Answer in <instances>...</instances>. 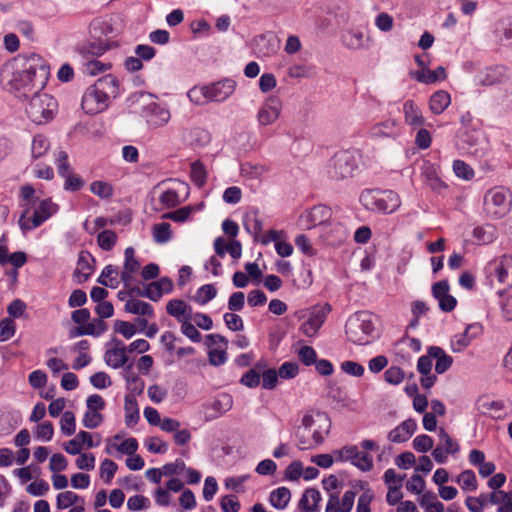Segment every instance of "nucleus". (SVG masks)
Instances as JSON below:
<instances>
[{"mask_svg":"<svg viewBox=\"0 0 512 512\" xmlns=\"http://www.w3.org/2000/svg\"><path fill=\"white\" fill-rule=\"evenodd\" d=\"M191 181L198 187H203L207 182V170L200 160L191 163Z\"/></svg>","mask_w":512,"mask_h":512,"instance_id":"obj_32","label":"nucleus"},{"mask_svg":"<svg viewBox=\"0 0 512 512\" xmlns=\"http://www.w3.org/2000/svg\"><path fill=\"white\" fill-rule=\"evenodd\" d=\"M49 66L36 53L5 62L0 68V86L21 100H27L46 85Z\"/></svg>","mask_w":512,"mask_h":512,"instance_id":"obj_1","label":"nucleus"},{"mask_svg":"<svg viewBox=\"0 0 512 512\" xmlns=\"http://www.w3.org/2000/svg\"><path fill=\"white\" fill-rule=\"evenodd\" d=\"M130 353L127 350L126 346L122 347H113L112 349H107L104 353V361L106 365L113 369L123 368L125 371H131L134 366V362L130 361L128 356Z\"/></svg>","mask_w":512,"mask_h":512,"instance_id":"obj_12","label":"nucleus"},{"mask_svg":"<svg viewBox=\"0 0 512 512\" xmlns=\"http://www.w3.org/2000/svg\"><path fill=\"white\" fill-rule=\"evenodd\" d=\"M427 353L430 355V357L436 359L435 371L437 374L445 373L453 364V358L446 354L445 351L439 346L428 347Z\"/></svg>","mask_w":512,"mask_h":512,"instance_id":"obj_24","label":"nucleus"},{"mask_svg":"<svg viewBox=\"0 0 512 512\" xmlns=\"http://www.w3.org/2000/svg\"><path fill=\"white\" fill-rule=\"evenodd\" d=\"M358 455V447L356 445H347L337 452L336 460L341 462L350 461L353 466L363 472L372 470L374 465L373 457L370 454L362 455V461L360 463L359 461H356Z\"/></svg>","mask_w":512,"mask_h":512,"instance_id":"obj_9","label":"nucleus"},{"mask_svg":"<svg viewBox=\"0 0 512 512\" xmlns=\"http://www.w3.org/2000/svg\"><path fill=\"white\" fill-rule=\"evenodd\" d=\"M96 88L105 92L110 98H116L119 96V81L112 74H106L95 81L93 84Z\"/></svg>","mask_w":512,"mask_h":512,"instance_id":"obj_25","label":"nucleus"},{"mask_svg":"<svg viewBox=\"0 0 512 512\" xmlns=\"http://www.w3.org/2000/svg\"><path fill=\"white\" fill-rule=\"evenodd\" d=\"M438 438L439 444L442 445L446 453L455 455L460 451L459 443L455 441L443 427L438 429Z\"/></svg>","mask_w":512,"mask_h":512,"instance_id":"obj_35","label":"nucleus"},{"mask_svg":"<svg viewBox=\"0 0 512 512\" xmlns=\"http://www.w3.org/2000/svg\"><path fill=\"white\" fill-rule=\"evenodd\" d=\"M187 97L196 105H204L210 102L208 85L194 86L187 92Z\"/></svg>","mask_w":512,"mask_h":512,"instance_id":"obj_41","label":"nucleus"},{"mask_svg":"<svg viewBox=\"0 0 512 512\" xmlns=\"http://www.w3.org/2000/svg\"><path fill=\"white\" fill-rule=\"evenodd\" d=\"M299 360L305 366H311L316 363L317 353L315 349L311 346H303L298 351Z\"/></svg>","mask_w":512,"mask_h":512,"instance_id":"obj_60","label":"nucleus"},{"mask_svg":"<svg viewBox=\"0 0 512 512\" xmlns=\"http://www.w3.org/2000/svg\"><path fill=\"white\" fill-rule=\"evenodd\" d=\"M207 85L210 102H223L234 93L237 84L232 78H223Z\"/></svg>","mask_w":512,"mask_h":512,"instance_id":"obj_14","label":"nucleus"},{"mask_svg":"<svg viewBox=\"0 0 512 512\" xmlns=\"http://www.w3.org/2000/svg\"><path fill=\"white\" fill-rule=\"evenodd\" d=\"M502 490H493L491 493H481L478 497H467L465 504L470 512H482L487 503L499 505L504 501Z\"/></svg>","mask_w":512,"mask_h":512,"instance_id":"obj_17","label":"nucleus"},{"mask_svg":"<svg viewBox=\"0 0 512 512\" xmlns=\"http://www.w3.org/2000/svg\"><path fill=\"white\" fill-rule=\"evenodd\" d=\"M232 404V397L228 394H223L212 403L205 404L203 406L205 421L217 419L222 414L229 411L232 408Z\"/></svg>","mask_w":512,"mask_h":512,"instance_id":"obj_18","label":"nucleus"},{"mask_svg":"<svg viewBox=\"0 0 512 512\" xmlns=\"http://www.w3.org/2000/svg\"><path fill=\"white\" fill-rule=\"evenodd\" d=\"M451 103L450 94L445 90L434 92L429 100V108L435 115L443 113Z\"/></svg>","mask_w":512,"mask_h":512,"instance_id":"obj_27","label":"nucleus"},{"mask_svg":"<svg viewBox=\"0 0 512 512\" xmlns=\"http://www.w3.org/2000/svg\"><path fill=\"white\" fill-rule=\"evenodd\" d=\"M54 435V426L51 421H44L37 425L35 437L38 440L50 441Z\"/></svg>","mask_w":512,"mask_h":512,"instance_id":"obj_54","label":"nucleus"},{"mask_svg":"<svg viewBox=\"0 0 512 512\" xmlns=\"http://www.w3.org/2000/svg\"><path fill=\"white\" fill-rule=\"evenodd\" d=\"M291 499V491L287 487H278L269 495V503L278 510H284Z\"/></svg>","mask_w":512,"mask_h":512,"instance_id":"obj_28","label":"nucleus"},{"mask_svg":"<svg viewBox=\"0 0 512 512\" xmlns=\"http://www.w3.org/2000/svg\"><path fill=\"white\" fill-rule=\"evenodd\" d=\"M243 225L245 230L257 237L263 230L262 220L259 218V210L255 207L248 210L243 218Z\"/></svg>","mask_w":512,"mask_h":512,"instance_id":"obj_26","label":"nucleus"},{"mask_svg":"<svg viewBox=\"0 0 512 512\" xmlns=\"http://www.w3.org/2000/svg\"><path fill=\"white\" fill-rule=\"evenodd\" d=\"M152 234L156 243H166L172 238L171 225L167 222L155 224L152 228Z\"/></svg>","mask_w":512,"mask_h":512,"instance_id":"obj_40","label":"nucleus"},{"mask_svg":"<svg viewBox=\"0 0 512 512\" xmlns=\"http://www.w3.org/2000/svg\"><path fill=\"white\" fill-rule=\"evenodd\" d=\"M151 505V502L148 497L144 495H134L128 498L127 500V508L130 511H140L148 509Z\"/></svg>","mask_w":512,"mask_h":512,"instance_id":"obj_52","label":"nucleus"},{"mask_svg":"<svg viewBox=\"0 0 512 512\" xmlns=\"http://www.w3.org/2000/svg\"><path fill=\"white\" fill-rule=\"evenodd\" d=\"M61 432L66 436H71L76 431L75 415L72 411H65L61 417Z\"/></svg>","mask_w":512,"mask_h":512,"instance_id":"obj_49","label":"nucleus"},{"mask_svg":"<svg viewBox=\"0 0 512 512\" xmlns=\"http://www.w3.org/2000/svg\"><path fill=\"white\" fill-rule=\"evenodd\" d=\"M453 171L457 177L464 180H471L474 177V171L471 166L462 160H454Z\"/></svg>","mask_w":512,"mask_h":512,"instance_id":"obj_53","label":"nucleus"},{"mask_svg":"<svg viewBox=\"0 0 512 512\" xmlns=\"http://www.w3.org/2000/svg\"><path fill=\"white\" fill-rule=\"evenodd\" d=\"M50 148L49 139L42 135L37 134L33 137L31 146V156L33 159H39L44 156Z\"/></svg>","mask_w":512,"mask_h":512,"instance_id":"obj_33","label":"nucleus"},{"mask_svg":"<svg viewBox=\"0 0 512 512\" xmlns=\"http://www.w3.org/2000/svg\"><path fill=\"white\" fill-rule=\"evenodd\" d=\"M79 500L83 501V498L72 491L61 492L57 495L56 506L59 510H63L73 506Z\"/></svg>","mask_w":512,"mask_h":512,"instance_id":"obj_44","label":"nucleus"},{"mask_svg":"<svg viewBox=\"0 0 512 512\" xmlns=\"http://www.w3.org/2000/svg\"><path fill=\"white\" fill-rule=\"evenodd\" d=\"M124 400L125 423L128 427H132L136 425L140 419L138 403L135 397L131 395H126Z\"/></svg>","mask_w":512,"mask_h":512,"instance_id":"obj_29","label":"nucleus"},{"mask_svg":"<svg viewBox=\"0 0 512 512\" xmlns=\"http://www.w3.org/2000/svg\"><path fill=\"white\" fill-rule=\"evenodd\" d=\"M145 445L149 452L155 454H165L168 450V443L162 441L159 437H149L145 441Z\"/></svg>","mask_w":512,"mask_h":512,"instance_id":"obj_56","label":"nucleus"},{"mask_svg":"<svg viewBox=\"0 0 512 512\" xmlns=\"http://www.w3.org/2000/svg\"><path fill=\"white\" fill-rule=\"evenodd\" d=\"M331 215L332 212L330 207L319 204L302 213L300 221L306 229L310 230L316 226L326 223L331 218Z\"/></svg>","mask_w":512,"mask_h":512,"instance_id":"obj_11","label":"nucleus"},{"mask_svg":"<svg viewBox=\"0 0 512 512\" xmlns=\"http://www.w3.org/2000/svg\"><path fill=\"white\" fill-rule=\"evenodd\" d=\"M510 206L509 192L503 187L489 189L484 195V208L495 218L505 216L509 212Z\"/></svg>","mask_w":512,"mask_h":512,"instance_id":"obj_5","label":"nucleus"},{"mask_svg":"<svg viewBox=\"0 0 512 512\" xmlns=\"http://www.w3.org/2000/svg\"><path fill=\"white\" fill-rule=\"evenodd\" d=\"M108 329L107 323L104 321V318H94L92 322L86 323L85 325L72 327L68 331V337L70 339H75L81 336H93L100 337L104 334Z\"/></svg>","mask_w":512,"mask_h":512,"instance_id":"obj_15","label":"nucleus"},{"mask_svg":"<svg viewBox=\"0 0 512 512\" xmlns=\"http://www.w3.org/2000/svg\"><path fill=\"white\" fill-rule=\"evenodd\" d=\"M456 482L461 485L464 491H475L478 487L476 474L470 469L462 471L457 476Z\"/></svg>","mask_w":512,"mask_h":512,"instance_id":"obj_37","label":"nucleus"},{"mask_svg":"<svg viewBox=\"0 0 512 512\" xmlns=\"http://www.w3.org/2000/svg\"><path fill=\"white\" fill-rule=\"evenodd\" d=\"M118 469V465L111 459H104L100 465V477L106 484L111 483Z\"/></svg>","mask_w":512,"mask_h":512,"instance_id":"obj_48","label":"nucleus"},{"mask_svg":"<svg viewBox=\"0 0 512 512\" xmlns=\"http://www.w3.org/2000/svg\"><path fill=\"white\" fill-rule=\"evenodd\" d=\"M450 285L447 279L440 280L432 285V296L438 301L442 312H451L457 305V299L449 294Z\"/></svg>","mask_w":512,"mask_h":512,"instance_id":"obj_10","label":"nucleus"},{"mask_svg":"<svg viewBox=\"0 0 512 512\" xmlns=\"http://www.w3.org/2000/svg\"><path fill=\"white\" fill-rule=\"evenodd\" d=\"M260 374L256 369H249L246 371L239 380V383L248 387V388H256L260 385Z\"/></svg>","mask_w":512,"mask_h":512,"instance_id":"obj_59","label":"nucleus"},{"mask_svg":"<svg viewBox=\"0 0 512 512\" xmlns=\"http://www.w3.org/2000/svg\"><path fill=\"white\" fill-rule=\"evenodd\" d=\"M217 295V289L213 284H205L198 288L193 300L200 305H205Z\"/></svg>","mask_w":512,"mask_h":512,"instance_id":"obj_39","label":"nucleus"},{"mask_svg":"<svg viewBox=\"0 0 512 512\" xmlns=\"http://www.w3.org/2000/svg\"><path fill=\"white\" fill-rule=\"evenodd\" d=\"M384 195V191L380 189H367L360 194V202L368 210L390 214L392 212L385 201Z\"/></svg>","mask_w":512,"mask_h":512,"instance_id":"obj_13","label":"nucleus"},{"mask_svg":"<svg viewBox=\"0 0 512 512\" xmlns=\"http://www.w3.org/2000/svg\"><path fill=\"white\" fill-rule=\"evenodd\" d=\"M223 320L231 331L237 332L244 329L243 320L238 314L227 312L223 315Z\"/></svg>","mask_w":512,"mask_h":512,"instance_id":"obj_62","label":"nucleus"},{"mask_svg":"<svg viewBox=\"0 0 512 512\" xmlns=\"http://www.w3.org/2000/svg\"><path fill=\"white\" fill-rule=\"evenodd\" d=\"M193 211L194 206L188 205L177 210L167 212L162 216V218L169 219L177 223H183L190 217Z\"/></svg>","mask_w":512,"mask_h":512,"instance_id":"obj_46","label":"nucleus"},{"mask_svg":"<svg viewBox=\"0 0 512 512\" xmlns=\"http://www.w3.org/2000/svg\"><path fill=\"white\" fill-rule=\"evenodd\" d=\"M117 234L110 229L101 231L97 236V243L104 251H110L116 245Z\"/></svg>","mask_w":512,"mask_h":512,"instance_id":"obj_43","label":"nucleus"},{"mask_svg":"<svg viewBox=\"0 0 512 512\" xmlns=\"http://www.w3.org/2000/svg\"><path fill=\"white\" fill-rule=\"evenodd\" d=\"M278 375L282 379H293L299 373V365L296 362H284L278 369Z\"/></svg>","mask_w":512,"mask_h":512,"instance_id":"obj_58","label":"nucleus"},{"mask_svg":"<svg viewBox=\"0 0 512 512\" xmlns=\"http://www.w3.org/2000/svg\"><path fill=\"white\" fill-rule=\"evenodd\" d=\"M125 311L135 315L148 316L150 318L154 316L153 306L150 303L141 300L132 299L127 301L125 304Z\"/></svg>","mask_w":512,"mask_h":512,"instance_id":"obj_31","label":"nucleus"},{"mask_svg":"<svg viewBox=\"0 0 512 512\" xmlns=\"http://www.w3.org/2000/svg\"><path fill=\"white\" fill-rule=\"evenodd\" d=\"M124 378L127 382V389L132 394L131 396L141 395L144 391V381L135 373L125 371Z\"/></svg>","mask_w":512,"mask_h":512,"instance_id":"obj_36","label":"nucleus"},{"mask_svg":"<svg viewBox=\"0 0 512 512\" xmlns=\"http://www.w3.org/2000/svg\"><path fill=\"white\" fill-rule=\"evenodd\" d=\"M473 238L478 245L492 243L495 239L493 226H477L473 229Z\"/></svg>","mask_w":512,"mask_h":512,"instance_id":"obj_38","label":"nucleus"},{"mask_svg":"<svg viewBox=\"0 0 512 512\" xmlns=\"http://www.w3.org/2000/svg\"><path fill=\"white\" fill-rule=\"evenodd\" d=\"M58 210L59 206L54 203L51 198H46L40 201L30 221L33 223L34 227H39L46 220L56 214Z\"/></svg>","mask_w":512,"mask_h":512,"instance_id":"obj_22","label":"nucleus"},{"mask_svg":"<svg viewBox=\"0 0 512 512\" xmlns=\"http://www.w3.org/2000/svg\"><path fill=\"white\" fill-rule=\"evenodd\" d=\"M403 112L405 121L414 127L421 126L424 124V118L421 114L420 109L412 100H407L403 105Z\"/></svg>","mask_w":512,"mask_h":512,"instance_id":"obj_30","label":"nucleus"},{"mask_svg":"<svg viewBox=\"0 0 512 512\" xmlns=\"http://www.w3.org/2000/svg\"><path fill=\"white\" fill-rule=\"evenodd\" d=\"M482 332L483 326L478 322L467 325L462 333L454 336L452 340V350L454 352L462 351L473 339L482 334Z\"/></svg>","mask_w":512,"mask_h":512,"instance_id":"obj_20","label":"nucleus"},{"mask_svg":"<svg viewBox=\"0 0 512 512\" xmlns=\"http://www.w3.org/2000/svg\"><path fill=\"white\" fill-rule=\"evenodd\" d=\"M384 379L389 384L398 385L404 379V371L398 366H391L384 372Z\"/></svg>","mask_w":512,"mask_h":512,"instance_id":"obj_63","label":"nucleus"},{"mask_svg":"<svg viewBox=\"0 0 512 512\" xmlns=\"http://www.w3.org/2000/svg\"><path fill=\"white\" fill-rule=\"evenodd\" d=\"M64 178V190L66 191L77 192L81 190L85 185V181L80 176L72 172L65 176Z\"/></svg>","mask_w":512,"mask_h":512,"instance_id":"obj_61","label":"nucleus"},{"mask_svg":"<svg viewBox=\"0 0 512 512\" xmlns=\"http://www.w3.org/2000/svg\"><path fill=\"white\" fill-rule=\"evenodd\" d=\"M90 191L100 199H109L114 194L113 186L110 183L101 180L93 181L90 184Z\"/></svg>","mask_w":512,"mask_h":512,"instance_id":"obj_42","label":"nucleus"},{"mask_svg":"<svg viewBox=\"0 0 512 512\" xmlns=\"http://www.w3.org/2000/svg\"><path fill=\"white\" fill-rule=\"evenodd\" d=\"M223 512H239L241 505L235 495H225L220 500Z\"/></svg>","mask_w":512,"mask_h":512,"instance_id":"obj_64","label":"nucleus"},{"mask_svg":"<svg viewBox=\"0 0 512 512\" xmlns=\"http://www.w3.org/2000/svg\"><path fill=\"white\" fill-rule=\"evenodd\" d=\"M117 46L118 44L114 41H104L101 39H95L77 45L76 50L79 54H81L84 57H99L103 55L106 51Z\"/></svg>","mask_w":512,"mask_h":512,"instance_id":"obj_19","label":"nucleus"},{"mask_svg":"<svg viewBox=\"0 0 512 512\" xmlns=\"http://www.w3.org/2000/svg\"><path fill=\"white\" fill-rule=\"evenodd\" d=\"M343 44L350 49L364 47V33L360 30H348L342 35Z\"/></svg>","mask_w":512,"mask_h":512,"instance_id":"obj_34","label":"nucleus"},{"mask_svg":"<svg viewBox=\"0 0 512 512\" xmlns=\"http://www.w3.org/2000/svg\"><path fill=\"white\" fill-rule=\"evenodd\" d=\"M281 111V101L278 97H268L258 111V122L262 126H267L274 123Z\"/></svg>","mask_w":512,"mask_h":512,"instance_id":"obj_16","label":"nucleus"},{"mask_svg":"<svg viewBox=\"0 0 512 512\" xmlns=\"http://www.w3.org/2000/svg\"><path fill=\"white\" fill-rule=\"evenodd\" d=\"M400 134V127L395 120L388 119L375 124L370 129V135L374 138L395 139Z\"/></svg>","mask_w":512,"mask_h":512,"instance_id":"obj_23","label":"nucleus"},{"mask_svg":"<svg viewBox=\"0 0 512 512\" xmlns=\"http://www.w3.org/2000/svg\"><path fill=\"white\" fill-rule=\"evenodd\" d=\"M358 162L355 152L350 150L338 151L329 160L327 165V173L334 180H343L353 176V172L357 169Z\"/></svg>","mask_w":512,"mask_h":512,"instance_id":"obj_4","label":"nucleus"},{"mask_svg":"<svg viewBox=\"0 0 512 512\" xmlns=\"http://www.w3.org/2000/svg\"><path fill=\"white\" fill-rule=\"evenodd\" d=\"M110 97L95 86H89L82 96L81 107L88 115H96L109 107Z\"/></svg>","mask_w":512,"mask_h":512,"instance_id":"obj_7","label":"nucleus"},{"mask_svg":"<svg viewBox=\"0 0 512 512\" xmlns=\"http://www.w3.org/2000/svg\"><path fill=\"white\" fill-rule=\"evenodd\" d=\"M187 308L191 310V308L181 299H172L166 305L167 313L170 316L177 318L178 321H182L181 316H184Z\"/></svg>","mask_w":512,"mask_h":512,"instance_id":"obj_45","label":"nucleus"},{"mask_svg":"<svg viewBox=\"0 0 512 512\" xmlns=\"http://www.w3.org/2000/svg\"><path fill=\"white\" fill-rule=\"evenodd\" d=\"M16 332V324L11 318H4L0 321V342L11 339Z\"/></svg>","mask_w":512,"mask_h":512,"instance_id":"obj_51","label":"nucleus"},{"mask_svg":"<svg viewBox=\"0 0 512 512\" xmlns=\"http://www.w3.org/2000/svg\"><path fill=\"white\" fill-rule=\"evenodd\" d=\"M103 420L104 416L100 411L87 409L83 416L82 424L87 429H95L102 424Z\"/></svg>","mask_w":512,"mask_h":512,"instance_id":"obj_47","label":"nucleus"},{"mask_svg":"<svg viewBox=\"0 0 512 512\" xmlns=\"http://www.w3.org/2000/svg\"><path fill=\"white\" fill-rule=\"evenodd\" d=\"M331 310L332 307L329 303L313 306L309 312V318L301 325L300 331L307 337L316 336Z\"/></svg>","mask_w":512,"mask_h":512,"instance_id":"obj_8","label":"nucleus"},{"mask_svg":"<svg viewBox=\"0 0 512 512\" xmlns=\"http://www.w3.org/2000/svg\"><path fill=\"white\" fill-rule=\"evenodd\" d=\"M413 448L419 453H426L434 446V440L427 434L416 436L412 442Z\"/></svg>","mask_w":512,"mask_h":512,"instance_id":"obj_50","label":"nucleus"},{"mask_svg":"<svg viewBox=\"0 0 512 512\" xmlns=\"http://www.w3.org/2000/svg\"><path fill=\"white\" fill-rule=\"evenodd\" d=\"M142 113L145 115V116H148V115H156L158 116L162 121H167L169 119V112L164 109L163 107H161L158 103L156 102H150L148 103L147 105H145L143 107V110H142Z\"/></svg>","mask_w":512,"mask_h":512,"instance_id":"obj_57","label":"nucleus"},{"mask_svg":"<svg viewBox=\"0 0 512 512\" xmlns=\"http://www.w3.org/2000/svg\"><path fill=\"white\" fill-rule=\"evenodd\" d=\"M114 331L115 333L121 334L126 339H130L136 334L137 329L134 324L128 321L116 320L114 322Z\"/></svg>","mask_w":512,"mask_h":512,"instance_id":"obj_55","label":"nucleus"},{"mask_svg":"<svg viewBox=\"0 0 512 512\" xmlns=\"http://www.w3.org/2000/svg\"><path fill=\"white\" fill-rule=\"evenodd\" d=\"M374 331L371 314L359 311L351 315L345 325V334L348 341L363 345L367 344L366 337L371 336Z\"/></svg>","mask_w":512,"mask_h":512,"instance_id":"obj_3","label":"nucleus"},{"mask_svg":"<svg viewBox=\"0 0 512 512\" xmlns=\"http://www.w3.org/2000/svg\"><path fill=\"white\" fill-rule=\"evenodd\" d=\"M29 99L26 113L33 123L42 125L53 120L58 109L57 100L53 96L40 91L35 92Z\"/></svg>","mask_w":512,"mask_h":512,"instance_id":"obj_2","label":"nucleus"},{"mask_svg":"<svg viewBox=\"0 0 512 512\" xmlns=\"http://www.w3.org/2000/svg\"><path fill=\"white\" fill-rule=\"evenodd\" d=\"M459 147L467 153L476 157H484L487 152V144L484 142L481 133L477 130L461 129L458 131Z\"/></svg>","mask_w":512,"mask_h":512,"instance_id":"obj_6","label":"nucleus"},{"mask_svg":"<svg viewBox=\"0 0 512 512\" xmlns=\"http://www.w3.org/2000/svg\"><path fill=\"white\" fill-rule=\"evenodd\" d=\"M141 267L138 259L135 258V250L133 247H127L124 251V264L120 278L124 287H129L133 281V274L137 273Z\"/></svg>","mask_w":512,"mask_h":512,"instance_id":"obj_21","label":"nucleus"}]
</instances>
